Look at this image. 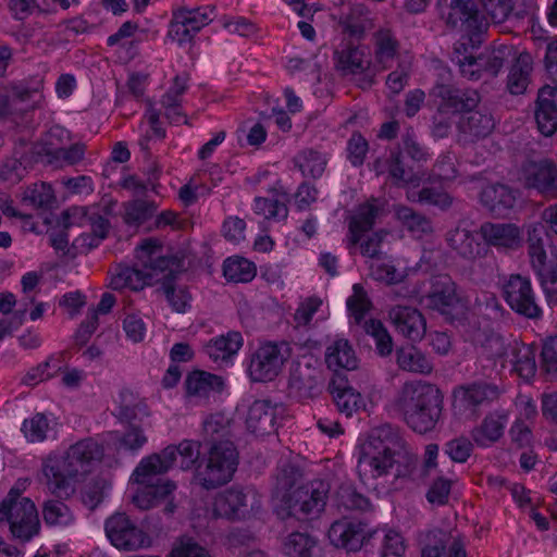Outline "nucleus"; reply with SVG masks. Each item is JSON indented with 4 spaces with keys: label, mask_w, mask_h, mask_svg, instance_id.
<instances>
[{
    "label": "nucleus",
    "mask_w": 557,
    "mask_h": 557,
    "mask_svg": "<svg viewBox=\"0 0 557 557\" xmlns=\"http://www.w3.org/2000/svg\"><path fill=\"white\" fill-rule=\"evenodd\" d=\"M455 9H460L461 36L455 42V64L458 65L462 77L469 81H479L483 77H496L511 53L506 45L486 49L476 54L483 41V20L473 5L468 7L463 0H455Z\"/></svg>",
    "instance_id": "nucleus-1"
},
{
    "label": "nucleus",
    "mask_w": 557,
    "mask_h": 557,
    "mask_svg": "<svg viewBox=\"0 0 557 557\" xmlns=\"http://www.w3.org/2000/svg\"><path fill=\"white\" fill-rule=\"evenodd\" d=\"M393 407L413 432L425 434L434 430L441 418L443 395L435 384L410 380L398 389Z\"/></svg>",
    "instance_id": "nucleus-2"
},
{
    "label": "nucleus",
    "mask_w": 557,
    "mask_h": 557,
    "mask_svg": "<svg viewBox=\"0 0 557 557\" xmlns=\"http://www.w3.org/2000/svg\"><path fill=\"white\" fill-rule=\"evenodd\" d=\"M404 440L398 429L384 424L371 430L360 447L357 471L362 481L387 475L399 476L400 449Z\"/></svg>",
    "instance_id": "nucleus-3"
},
{
    "label": "nucleus",
    "mask_w": 557,
    "mask_h": 557,
    "mask_svg": "<svg viewBox=\"0 0 557 557\" xmlns=\"http://www.w3.org/2000/svg\"><path fill=\"white\" fill-rule=\"evenodd\" d=\"M103 447L92 438L82 440L72 445L61 461L48 460L44 463V474L47 478L48 488L52 494L67 495L70 479L84 474L89 466L100 461Z\"/></svg>",
    "instance_id": "nucleus-4"
},
{
    "label": "nucleus",
    "mask_w": 557,
    "mask_h": 557,
    "mask_svg": "<svg viewBox=\"0 0 557 557\" xmlns=\"http://www.w3.org/2000/svg\"><path fill=\"white\" fill-rule=\"evenodd\" d=\"M330 493V484L323 480H314L298 486L293 492L282 495L276 508L282 519L295 518L298 521H310L323 512Z\"/></svg>",
    "instance_id": "nucleus-5"
},
{
    "label": "nucleus",
    "mask_w": 557,
    "mask_h": 557,
    "mask_svg": "<svg viewBox=\"0 0 557 557\" xmlns=\"http://www.w3.org/2000/svg\"><path fill=\"white\" fill-rule=\"evenodd\" d=\"M335 69L344 77H350L357 87L370 89L380 74L368 46L343 40L334 51Z\"/></svg>",
    "instance_id": "nucleus-6"
},
{
    "label": "nucleus",
    "mask_w": 557,
    "mask_h": 557,
    "mask_svg": "<svg viewBox=\"0 0 557 557\" xmlns=\"http://www.w3.org/2000/svg\"><path fill=\"white\" fill-rule=\"evenodd\" d=\"M0 527H8L13 539L28 542L39 534L40 520L32 499L0 502Z\"/></svg>",
    "instance_id": "nucleus-7"
},
{
    "label": "nucleus",
    "mask_w": 557,
    "mask_h": 557,
    "mask_svg": "<svg viewBox=\"0 0 557 557\" xmlns=\"http://www.w3.org/2000/svg\"><path fill=\"white\" fill-rule=\"evenodd\" d=\"M238 463V454L231 441L213 444L208 454L207 465L198 473L200 484L213 490L231 481Z\"/></svg>",
    "instance_id": "nucleus-8"
},
{
    "label": "nucleus",
    "mask_w": 557,
    "mask_h": 557,
    "mask_svg": "<svg viewBox=\"0 0 557 557\" xmlns=\"http://www.w3.org/2000/svg\"><path fill=\"white\" fill-rule=\"evenodd\" d=\"M546 232L543 225L528 228V253L531 267L548 299H557V263L548 260L545 249Z\"/></svg>",
    "instance_id": "nucleus-9"
},
{
    "label": "nucleus",
    "mask_w": 557,
    "mask_h": 557,
    "mask_svg": "<svg viewBox=\"0 0 557 557\" xmlns=\"http://www.w3.org/2000/svg\"><path fill=\"white\" fill-rule=\"evenodd\" d=\"M292 354L293 348L287 342H269L260 345L250 357L249 376L255 382L274 380L282 372Z\"/></svg>",
    "instance_id": "nucleus-10"
},
{
    "label": "nucleus",
    "mask_w": 557,
    "mask_h": 557,
    "mask_svg": "<svg viewBox=\"0 0 557 557\" xmlns=\"http://www.w3.org/2000/svg\"><path fill=\"white\" fill-rule=\"evenodd\" d=\"M213 12L211 7L173 10L168 37L180 46L190 44L195 35L213 20Z\"/></svg>",
    "instance_id": "nucleus-11"
},
{
    "label": "nucleus",
    "mask_w": 557,
    "mask_h": 557,
    "mask_svg": "<svg viewBox=\"0 0 557 557\" xmlns=\"http://www.w3.org/2000/svg\"><path fill=\"white\" fill-rule=\"evenodd\" d=\"M502 294L505 302L517 314L528 319L542 317L543 311L536 301L530 277L511 274L503 283Z\"/></svg>",
    "instance_id": "nucleus-12"
},
{
    "label": "nucleus",
    "mask_w": 557,
    "mask_h": 557,
    "mask_svg": "<svg viewBox=\"0 0 557 557\" xmlns=\"http://www.w3.org/2000/svg\"><path fill=\"white\" fill-rule=\"evenodd\" d=\"M104 531L117 549L132 552L150 545V537L124 512H115L106 520Z\"/></svg>",
    "instance_id": "nucleus-13"
},
{
    "label": "nucleus",
    "mask_w": 557,
    "mask_h": 557,
    "mask_svg": "<svg viewBox=\"0 0 557 557\" xmlns=\"http://www.w3.org/2000/svg\"><path fill=\"white\" fill-rule=\"evenodd\" d=\"M525 188L545 199H557V165L549 159L527 160L520 169Z\"/></svg>",
    "instance_id": "nucleus-14"
},
{
    "label": "nucleus",
    "mask_w": 557,
    "mask_h": 557,
    "mask_svg": "<svg viewBox=\"0 0 557 557\" xmlns=\"http://www.w3.org/2000/svg\"><path fill=\"white\" fill-rule=\"evenodd\" d=\"M370 45L372 58L380 73L391 69L395 62L406 59L396 29L388 23L371 33Z\"/></svg>",
    "instance_id": "nucleus-15"
},
{
    "label": "nucleus",
    "mask_w": 557,
    "mask_h": 557,
    "mask_svg": "<svg viewBox=\"0 0 557 557\" xmlns=\"http://www.w3.org/2000/svg\"><path fill=\"white\" fill-rule=\"evenodd\" d=\"M114 203H97L89 207H72L62 213V224L65 228L79 224L88 223L95 234V243L90 245L97 246L100 240L107 237L110 223L108 215L111 214Z\"/></svg>",
    "instance_id": "nucleus-16"
},
{
    "label": "nucleus",
    "mask_w": 557,
    "mask_h": 557,
    "mask_svg": "<svg viewBox=\"0 0 557 557\" xmlns=\"http://www.w3.org/2000/svg\"><path fill=\"white\" fill-rule=\"evenodd\" d=\"M376 532L362 521L341 519L332 523L329 530V539L338 548L347 552H358Z\"/></svg>",
    "instance_id": "nucleus-17"
},
{
    "label": "nucleus",
    "mask_w": 557,
    "mask_h": 557,
    "mask_svg": "<svg viewBox=\"0 0 557 557\" xmlns=\"http://www.w3.org/2000/svg\"><path fill=\"white\" fill-rule=\"evenodd\" d=\"M430 103L436 110L433 135L440 138L448 136L453 108V85L449 71L440 75L438 81L430 91Z\"/></svg>",
    "instance_id": "nucleus-18"
},
{
    "label": "nucleus",
    "mask_w": 557,
    "mask_h": 557,
    "mask_svg": "<svg viewBox=\"0 0 557 557\" xmlns=\"http://www.w3.org/2000/svg\"><path fill=\"white\" fill-rule=\"evenodd\" d=\"M135 251L137 267L152 283L164 277V272L174 264V260L164 253L162 243L158 238L143 239Z\"/></svg>",
    "instance_id": "nucleus-19"
},
{
    "label": "nucleus",
    "mask_w": 557,
    "mask_h": 557,
    "mask_svg": "<svg viewBox=\"0 0 557 557\" xmlns=\"http://www.w3.org/2000/svg\"><path fill=\"white\" fill-rule=\"evenodd\" d=\"M63 138H67V132L60 127L53 126L47 133L45 141L38 147L37 154L47 158L48 163H60L73 165L83 160L85 154V145L73 144L69 148L59 147L58 143H62Z\"/></svg>",
    "instance_id": "nucleus-20"
},
{
    "label": "nucleus",
    "mask_w": 557,
    "mask_h": 557,
    "mask_svg": "<svg viewBox=\"0 0 557 557\" xmlns=\"http://www.w3.org/2000/svg\"><path fill=\"white\" fill-rule=\"evenodd\" d=\"M256 507H259V500L252 490L245 492L238 488H228L215 496L213 512L216 517L234 519L244 517Z\"/></svg>",
    "instance_id": "nucleus-21"
},
{
    "label": "nucleus",
    "mask_w": 557,
    "mask_h": 557,
    "mask_svg": "<svg viewBox=\"0 0 557 557\" xmlns=\"http://www.w3.org/2000/svg\"><path fill=\"white\" fill-rule=\"evenodd\" d=\"M289 387L301 398H312L320 392L321 371L312 363V357H304L293 364Z\"/></svg>",
    "instance_id": "nucleus-22"
},
{
    "label": "nucleus",
    "mask_w": 557,
    "mask_h": 557,
    "mask_svg": "<svg viewBox=\"0 0 557 557\" xmlns=\"http://www.w3.org/2000/svg\"><path fill=\"white\" fill-rule=\"evenodd\" d=\"M141 485L143 486L136 491L132 498L134 505L137 508L141 510H148L160 505L161 503H165L164 511L166 513L174 512L175 505L170 499V497L176 488V485L172 481L158 480L157 484Z\"/></svg>",
    "instance_id": "nucleus-23"
},
{
    "label": "nucleus",
    "mask_w": 557,
    "mask_h": 557,
    "mask_svg": "<svg viewBox=\"0 0 557 557\" xmlns=\"http://www.w3.org/2000/svg\"><path fill=\"white\" fill-rule=\"evenodd\" d=\"M453 171L450 157L444 156L434 165V175L442 177L440 182H431L419 191V201L437 206L442 209L450 206V197L446 190L449 187V172Z\"/></svg>",
    "instance_id": "nucleus-24"
},
{
    "label": "nucleus",
    "mask_w": 557,
    "mask_h": 557,
    "mask_svg": "<svg viewBox=\"0 0 557 557\" xmlns=\"http://www.w3.org/2000/svg\"><path fill=\"white\" fill-rule=\"evenodd\" d=\"M520 196L519 189L496 183L482 189L480 200L493 214L505 216L515 208Z\"/></svg>",
    "instance_id": "nucleus-25"
},
{
    "label": "nucleus",
    "mask_w": 557,
    "mask_h": 557,
    "mask_svg": "<svg viewBox=\"0 0 557 557\" xmlns=\"http://www.w3.org/2000/svg\"><path fill=\"white\" fill-rule=\"evenodd\" d=\"M480 235L488 246L496 248L517 249L523 242L520 227L513 223L484 222Z\"/></svg>",
    "instance_id": "nucleus-26"
},
{
    "label": "nucleus",
    "mask_w": 557,
    "mask_h": 557,
    "mask_svg": "<svg viewBox=\"0 0 557 557\" xmlns=\"http://www.w3.org/2000/svg\"><path fill=\"white\" fill-rule=\"evenodd\" d=\"M396 330L411 341H420L426 332V323L422 313L412 307L395 306L388 312Z\"/></svg>",
    "instance_id": "nucleus-27"
},
{
    "label": "nucleus",
    "mask_w": 557,
    "mask_h": 557,
    "mask_svg": "<svg viewBox=\"0 0 557 557\" xmlns=\"http://www.w3.org/2000/svg\"><path fill=\"white\" fill-rule=\"evenodd\" d=\"M535 121L544 136L557 131V87L544 86L539 90Z\"/></svg>",
    "instance_id": "nucleus-28"
},
{
    "label": "nucleus",
    "mask_w": 557,
    "mask_h": 557,
    "mask_svg": "<svg viewBox=\"0 0 557 557\" xmlns=\"http://www.w3.org/2000/svg\"><path fill=\"white\" fill-rule=\"evenodd\" d=\"M223 385L221 376L201 370L190 372L185 379L186 396L197 404L206 401L214 393H220Z\"/></svg>",
    "instance_id": "nucleus-29"
},
{
    "label": "nucleus",
    "mask_w": 557,
    "mask_h": 557,
    "mask_svg": "<svg viewBox=\"0 0 557 557\" xmlns=\"http://www.w3.org/2000/svg\"><path fill=\"white\" fill-rule=\"evenodd\" d=\"M173 449L164 448L141 459L135 468L132 480L137 484H152V480L172 468Z\"/></svg>",
    "instance_id": "nucleus-30"
},
{
    "label": "nucleus",
    "mask_w": 557,
    "mask_h": 557,
    "mask_svg": "<svg viewBox=\"0 0 557 557\" xmlns=\"http://www.w3.org/2000/svg\"><path fill=\"white\" fill-rule=\"evenodd\" d=\"M247 429L258 435H269L276 430V407L267 400H256L248 410Z\"/></svg>",
    "instance_id": "nucleus-31"
},
{
    "label": "nucleus",
    "mask_w": 557,
    "mask_h": 557,
    "mask_svg": "<svg viewBox=\"0 0 557 557\" xmlns=\"http://www.w3.org/2000/svg\"><path fill=\"white\" fill-rule=\"evenodd\" d=\"M461 393V399L465 405L475 411L480 406H487L497 400L500 396L499 387L494 383L473 382L465 386L455 387V399Z\"/></svg>",
    "instance_id": "nucleus-32"
},
{
    "label": "nucleus",
    "mask_w": 557,
    "mask_h": 557,
    "mask_svg": "<svg viewBox=\"0 0 557 557\" xmlns=\"http://www.w3.org/2000/svg\"><path fill=\"white\" fill-rule=\"evenodd\" d=\"M508 423V414L503 410L487 413L481 424L472 432L473 441L480 447H488L497 442L505 432Z\"/></svg>",
    "instance_id": "nucleus-33"
},
{
    "label": "nucleus",
    "mask_w": 557,
    "mask_h": 557,
    "mask_svg": "<svg viewBox=\"0 0 557 557\" xmlns=\"http://www.w3.org/2000/svg\"><path fill=\"white\" fill-rule=\"evenodd\" d=\"M325 362L327 368L334 372L341 369L350 371L358 367L356 352L350 343L345 338H338L327 346Z\"/></svg>",
    "instance_id": "nucleus-34"
},
{
    "label": "nucleus",
    "mask_w": 557,
    "mask_h": 557,
    "mask_svg": "<svg viewBox=\"0 0 557 557\" xmlns=\"http://www.w3.org/2000/svg\"><path fill=\"white\" fill-rule=\"evenodd\" d=\"M153 283L139 268L119 264L111 271L109 286L114 290H139Z\"/></svg>",
    "instance_id": "nucleus-35"
},
{
    "label": "nucleus",
    "mask_w": 557,
    "mask_h": 557,
    "mask_svg": "<svg viewBox=\"0 0 557 557\" xmlns=\"http://www.w3.org/2000/svg\"><path fill=\"white\" fill-rule=\"evenodd\" d=\"M396 363L403 371L428 375L433 371L429 358L414 346L400 347L396 350Z\"/></svg>",
    "instance_id": "nucleus-36"
},
{
    "label": "nucleus",
    "mask_w": 557,
    "mask_h": 557,
    "mask_svg": "<svg viewBox=\"0 0 557 557\" xmlns=\"http://www.w3.org/2000/svg\"><path fill=\"white\" fill-rule=\"evenodd\" d=\"M243 345V336L238 332H228L226 335L211 339L206 346L208 356L213 361H224L236 355Z\"/></svg>",
    "instance_id": "nucleus-37"
},
{
    "label": "nucleus",
    "mask_w": 557,
    "mask_h": 557,
    "mask_svg": "<svg viewBox=\"0 0 557 557\" xmlns=\"http://www.w3.org/2000/svg\"><path fill=\"white\" fill-rule=\"evenodd\" d=\"M511 372L525 383H530L536 373L535 354L531 347L516 345L511 348Z\"/></svg>",
    "instance_id": "nucleus-38"
},
{
    "label": "nucleus",
    "mask_w": 557,
    "mask_h": 557,
    "mask_svg": "<svg viewBox=\"0 0 557 557\" xmlns=\"http://www.w3.org/2000/svg\"><path fill=\"white\" fill-rule=\"evenodd\" d=\"M532 62L528 54H520L509 69L507 89L511 95H522L528 88Z\"/></svg>",
    "instance_id": "nucleus-39"
},
{
    "label": "nucleus",
    "mask_w": 557,
    "mask_h": 557,
    "mask_svg": "<svg viewBox=\"0 0 557 557\" xmlns=\"http://www.w3.org/2000/svg\"><path fill=\"white\" fill-rule=\"evenodd\" d=\"M287 196L285 194H273L269 197H257L255 199L253 210L265 220L284 221L288 215L286 206Z\"/></svg>",
    "instance_id": "nucleus-40"
},
{
    "label": "nucleus",
    "mask_w": 557,
    "mask_h": 557,
    "mask_svg": "<svg viewBox=\"0 0 557 557\" xmlns=\"http://www.w3.org/2000/svg\"><path fill=\"white\" fill-rule=\"evenodd\" d=\"M395 215L401 226L406 228L413 237L421 238L432 233L431 221L423 214L416 212L406 206H397Z\"/></svg>",
    "instance_id": "nucleus-41"
},
{
    "label": "nucleus",
    "mask_w": 557,
    "mask_h": 557,
    "mask_svg": "<svg viewBox=\"0 0 557 557\" xmlns=\"http://www.w3.org/2000/svg\"><path fill=\"white\" fill-rule=\"evenodd\" d=\"M186 89L187 77L177 75L173 81V85L162 97L161 103L165 109L166 117L173 123H180L184 117L180 108Z\"/></svg>",
    "instance_id": "nucleus-42"
},
{
    "label": "nucleus",
    "mask_w": 557,
    "mask_h": 557,
    "mask_svg": "<svg viewBox=\"0 0 557 557\" xmlns=\"http://www.w3.org/2000/svg\"><path fill=\"white\" fill-rule=\"evenodd\" d=\"M42 518L47 525L66 528L75 522L72 509L62 500L48 499L42 504Z\"/></svg>",
    "instance_id": "nucleus-43"
},
{
    "label": "nucleus",
    "mask_w": 557,
    "mask_h": 557,
    "mask_svg": "<svg viewBox=\"0 0 557 557\" xmlns=\"http://www.w3.org/2000/svg\"><path fill=\"white\" fill-rule=\"evenodd\" d=\"M377 214L379 208L373 203L359 206L357 213L349 222V240L351 245H357L360 242V234L372 228Z\"/></svg>",
    "instance_id": "nucleus-44"
},
{
    "label": "nucleus",
    "mask_w": 557,
    "mask_h": 557,
    "mask_svg": "<svg viewBox=\"0 0 557 557\" xmlns=\"http://www.w3.org/2000/svg\"><path fill=\"white\" fill-rule=\"evenodd\" d=\"M458 124L461 132L476 138L486 137L495 126L492 115L479 110L467 115H461Z\"/></svg>",
    "instance_id": "nucleus-45"
},
{
    "label": "nucleus",
    "mask_w": 557,
    "mask_h": 557,
    "mask_svg": "<svg viewBox=\"0 0 557 557\" xmlns=\"http://www.w3.org/2000/svg\"><path fill=\"white\" fill-rule=\"evenodd\" d=\"M451 535L449 531L432 530L425 535L422 557H453Z\"/></svg>",
    "instance_id": "nucleus-46"
},
{
    "label": "nucleus",
    "mask_w": 557,
    "mask_h": 557,
    "mask_svg": "<svg viewBox=\"0 0 557 557\" xmlns=\"http://www.w3.org/2000/svg\"><path fill=\"white\" fill-rule=\"evenodd\" d=\"M256 273L255 263L243 257L227 258L223 264L224 277L231 282H250L256 276Z\"/></svg>",
    "instance_id": "nucleus-47"
},
{
    "label": "nucleus",
    "mask_w": 557,
    "mask_h": 557,
    "mask_svg": "<svg viewBox=\"0 0 557 557\" xmlns=\"http://www.w3.org/2000/svg\"><path fill=\"white\" fill-rule=\"evenodd\" d=\"M331 394L333 395L336 407L342 413L350 417L354 412L364 407L363 397L352 387H339L335 384L330 385Z\"/></svg>",
    "instance_id": "nucleus-48"
},
{
    "label": "nucleus",
    "mask_w": 557,
    "mask_h": 557,
    "mask_svg": "<svg viewBox=\"0 0 557 557\" xmlns=\"http://www.w3.org/2000/svg\"><path fill=\"white\" fill-rule=\"evenodd\" d=\"M294 163L302 175L315 178L323 174L326 166V159L317 150L306 149L294 158Z\"/></svg>",
    "instance_id": "nucleus-49"
},
{
    "label": "nucleus",
    "mask_w": 557,
    "mask_h": 557,
    "mask_svg": "<svg viewBox=\"0 0 557 557\" xmlns=\"http://www.w3.org/2000/svg\"><path fill=\"white\" fill-rule=\"evenodd\" d=\"M368 10L361 5H355L350 13L339 22V26L344 35L352 38L361 39L367 32Z\"/></svg>",
    "instance_id": "nucleus-50"
},
{
    "label": "nucleus",
    "mask_w": 557,
    "mask_h": 557,
    "mask_svg": "<svg viewBox=\"0 0 557 557\" xmlns=\"http://www.w3.org/2000/svg\"><path fill=\"white\" fill-rule=\"evenodd\" d=\"M165 448L173 449L172 466L178 456V467L182 470L191 469L200 457V443L191 440H183L177 446L169 445Z\"/></svg>",
    "instance_id": "nucleus-51"
},
{
    "label": "nucleus",
    "mask_w": 557,
    "mask_h": 557,
    "mask_svg": "<svg viewBox=\"0 0 557 557\" xmlns=\"http://www.w3.org/2000/svg\"><path fill=\"white\" fill-rule=\"evenodd\" d=\"M205 441L218 444L221 441H230V420L222 413L209 416L202 424Z\"/></svg>",
    "instance_id": "nucleus-52"
},
{
    "label": "nucleus",
    "mask_w": 557,
    "mask_h": 557,
    "mask_svg": "<svg viewBox=\"0 0 557 557\" xmlns=\"http://www.w3.org/2000/svg\"><path fill=\"white\" fill-rule=\"evenodd\" d=\"M119 404V416L124 420L132 421L138 416H148L146 403L138 399L129 389L121 391Z\"/></svg>",
    "instance_id": "nucleus-53"
},
{
    "label": "nucleus",
    "mask_w": 557,
    "mask_h": 557,
    "mask_svg": "<svg viewBox=\"0 0 557 557\" xmlns=\"http://www.w3.org/2000/svg\"><path fill=\"white\" fill-rule=\"evenodd\" d=\"M336 504L345 510H367L370 507L369 499L358 493L351 485H342L336 492Z\"/></svg>",
    "instance_id": "nucleus-54"
},
{
    "label": "nucleus",
    "mask_w": 557,
    "mask_h": 557,
    "mask_svg": "<svg viewBox=\"0 0 557 557\" xmlns=\"http://www.w3.org/2000/svg\"><path fill=\"white\" fill-rule=\"evenodd\" d=\"M363 329L368 335L374 338L380 356L385 357L391 355L393 350V339L380 320L371 319L366 321Z\"/></svg>",
    "instance_id": "nucleus-55"
},
{
    "label": "nucleus",
    "mask_w": 557,
    "mask_h": 557,
    "mask_svg": "<svg viewBox=\"0 0 557 557\" xmlns=\"http://www.w3.org/2000/svg\"><path fill=\"white\" fill-rule=\"evenodd\" d=\"M152 201L134 200L125 205L124 222L128 225L138 226L150 219L156 212Z\"/></svg>",
    "instance_id": "nucleus-56"
},
{
    "label": "nucleus",
    "mask_w": 557,
    "mask_h": 557,
    "mask_svg": "<svg viewBox=\"0 0 557 557\" xmlns=\"http://www.w3.org/2000/svg\"><path fill=\"white\" fill-rule=\"evenodd\" d=\"M315 541L307 533L293 532L285 542L284 549L290 557H310Z\"/></svg>",
    "instance_id": "nucleus-57"
},
{
    "label": "nucleus",
    "mask_w": 557,
    "mask_h": 557,
    "mask_svg": "<svg viewBox=\"0 0 557 557\" xmlns=\"http://www.w3.org/2000/svg\"><path fill=\"white\" fill-rule=\"evenodd\" d=\"M395 63L397 64L396 69L388 73L385 81L392 95H398L405 89L411 73V63L407 59Z\"/></svg>",
    "instance_id": "nucleus-58"
},
{
    "label": "nucleus",
    "mask_w": 557,
    "mask_h": 557,
    "mask_svg": "<svg viewBox=\"0 0 557 557\" xmlns=\"http://www.w3.org/2000/svg\"><path fill=\"white\" fill-rule=\"evenodd\" d=\"M352 290L354 294L347 299V308L355 322L359 324L364 314L370 310L371 301L360 284H355Z\"/></svg>",
    "instance_id": "nucleus-59"
},
{
    "label": "nucleus",
    "mask_w": 557,
    "mask_h": 557,
    "mask_svg": "<svg viewBox=\"0 0 557 557\" xmlns=\"http://www.w3.org/2000/svg\"><path fill=\"white\" fill-rule=\"evenodd\" d=\"M428 306L446 317L447 321L453 320V288L447 286L441 290L435 289L428 296Z\"/></svg>",
    "instance_id": "nucleus-60"
},
{
    "label": "nucleus",
    "mask_w": 557,
    "mask_h": 557,
    "mask_svg": "<svg viewBox=\"0 0 557 557\" xmlns=\"http://www.w3.org/2000/svg\"><path fill=\"white\" fill-rule=\"evenodd\" d=\"M23 199L35 208L47 209L53 203L54 195L50 185L40 183L27 188Z\"/></svg>",
    "instance_id": "nucleus-61"
},
{
    "label": "nucleus",
    "mask_w": 557,
    "mask_h": 557,
    "mask_svg": "<svg viewBox=\"0 0 557 557\" xmlns=\"http://www.w3.org/2000/svg\"><path fill=\"white\" fill-rule=\"evenodd\" d=\"M50 430L48 418L42 413H37L23 423L22 431L25 437L30 442H42Z\"/></svg>",
    "instance_id": "nucleus-62"
},
{
    "label": "nucleus",
    "mask_w": 557,
    "mask_h": 557,
    "mask_svg": "<svg viewBox=\"0 0 557 557\" xmlns=\"http://www.w3.org/2000/svg\"><path fill=\"white\" fill-rule=\"evenodd\" d=\"M110 483L102 478H97L85 485L82 491V502L89 509H95L103 499Z\"/></svg>",
    "instance_id": "nucleus-63"
},
{
    "label": "nucleus",
    "mask_w": 557,
    "mask_h": 557,
    "mask_svg": "<svg viewBox=\"0 0 557 557\" xmlns=\"http://www.w3.org/2000/svg\"><path fill=\"white\" fill-rule=\"evenodd\" d=\"M171 557H211V555L194 539L182 537L174 544Z\"/></svg>",
    "instance_id": "nucleus-64"
}]
</instances>
